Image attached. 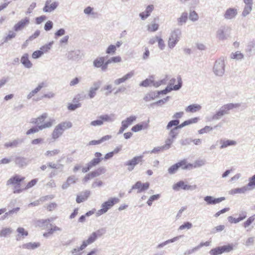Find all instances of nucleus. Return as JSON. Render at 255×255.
<instances>
[{
	"label": "nucleus",
	"mask_w": 255,
	"mask_h": 255,
	"mask_svg": "<svg viewBox=\"0 0 255 255\" xmlns=\"http://www.w3.org/2000/svg\"><path fill=\"white\" fill-rule=\"evenodd\" d=\"M192 227V224L190 222H186L179 226L178 230H183L185 229H190Z\"/></svg>",
	"instance_id": "nucleus-59"
},
{
	"label": "nucleus",
	"mask_w": 255,
	"mask_h": 255,
	"mask_svg": "<svg viewBox=\"0 0 255 255\" xmlns=\"http://www.w3.org/2000/svg\"><path fill=\"white\" fill-rule=\"evenodd\" d=\"M181 237V236H179L174 237L171 239L168 240L162 243L158 244L156 248L158 249H161V248H163V247H164L165 246L168 245V244L172 243H173V242L177 241Z\"/></svg>",
	"instance_id": "nucleus-36"
},
{
	"label": "nucleus",
	"mask_w": 255,
	"mask_h": 255,
	"mask_svg": "<svg viewBox=\"0 0 255 255\" xmlns=\"http://www.w3.org/2000/svg\"><path fill=\"white\" fill-rule=\"evenodd\" d=\"M247 191H248V187L245 186L241 188L233 189L229 191V193L231 195H234L236 194H242L245 193Z\"/></svg>",
	"instance_id": "nucleus-30"
},
{
	"label": "nucleus",
	"mask_w": 255,
	"mask_h": 255,
	"mask_svg": "<svg viewBox=\"0 0 255 255\" xmlns=\"http://www.w3.org/2000/svg\"><path fill=\"white\" fill-rule=\"evenodd\" d=\"M81 57V52L79 50L71 51L68 54V58L73 60H78Z\"/></svg>",
	"instance_id": "nucleus-23"
},
{
	"label": "nucleus",
	"mask_w": 255,
	"mask_h": 255,
	"mask_svg": "<svg viewBox=\"0 0 255 255\" xmlns=\"http://www.w3.org/2000/svg\"><path fill=\"white\" fill-rule=\"evenodd\" d=\"M64 131L66 129L70 128L72 127V124L70 122H63L57 125Z\"/></svg>",
	"instance_id": "nucleus-42"
},
{
	"label": "nucleus",
	"mask_w": 255,
	"mask_h": 255,
	"mask_svg": "<svg viewBox=\"0 0 255 255\" xmlns=\"http://www.w3.org/2000/svg\"><path fill=\"white\" fill-rule=\"evenodd\" d=\"M116 51V46L114 45H109L106 49V53L108 54L113 55Z\"/></svg>",
	"instance_id": "nucleus-57"
},
{
	"label": "nucleus",
	"mask_w": 255,
	"mask_h": 255,
	"mask_svg": "<svg viewBox=\"0 0 255 255\" xmlns=\"http://www.w3.org/2000/svg\"><path fill=\"white\" fill-rule=\"evenodd\" d=\"M247 217V215H246V213H242V214H240L239 217L237 218H233V217L232 216H229L228 217V221L231 222V223H239V222L243 220L244 219H245Z\"/></svg>",
	"instance_id": "nucleus-31"
},
{
	"label": "nucleus",
	"mask_w": 255,
	"mask_h": 255,
	"mask_svg": "<svg viewBox=\"0 0 255 255\" xmlns=\"http://www.w3.org/2000/svg\"><path fill=\"white\" fill-rule=\"evenodd\" d=\"M105 169L104 167H101L98 168L97 170L91 172V173L93 178H94L100 176L102 174L105 173Z\"/></svg>",
	"instance_id": "nucleus-43"
},
{
	"label": "nucleus",
	"mask_w": 255,
	"mask_h": 255,
	"mask_svg": "<svg viewBox=\"0 0 255 255\" xmlns=\"http://www.w3.org/2000/svg\"><path fill=\"white\" fill-rule=\"evenodd\" d=\"M143 157V155L134 156L131 159L126 161L124 163V165L127 167V170L128 171L131 172L138 164L142 162Z\"/></svg>",
	"instance_id": "nucleus-6"
},
{
	"label": "nucleus",
	"mask_w": 255,
	"mask_h": 255,
	"mask_svg": "<svg viewBox=\"0 0 255 255\" xmlns=\"http://www.w3.org/2000/svg\"><path fill=\"white\" fill-rule=\"evenodd\" d=\"M106 229L105 228H101L95 232H94L93 233L96 235V236L99 238L102 237L103 235L106 233Z\"/></svg>",
	"instance_id": "nucleus-64"
},
{
	"label": "nucleus",
	"mask_w": 255,
	"mask_h": 255,
	"mask_svg": "<svg viewBox=\"0 0 255 255\" xmlns=\"http://www.w3.org/2000/svg\"><path fill=\"white\" fill-rule=\"evenodd\" d=\"M11 233L12 229L10 228H3L0 231V237H5L7 235L10 234Z\"/></svg>",
	"instance_id": "nucleus-49"
},
{
	"label": "nucleus",
	"mask_w": 255,
	"mask_h": 255,
	"mask_svg": "<svg viewBox=\"0 0 255 255\" xmlns=\"http://www.w3.org/2000/svg\"><path fill=\"white\" fill-rule=\"evenodd\" d=\"M167 81V76L164 79L159 80L158 81L154 82L153 81V86L155 87H158L159 86L162 85H165Z\"/></svg>",
	"instance_id": "nucleus-58"
},
{
	"label": "nucleus",
	"mask_w": 255,
	"mask_h": 255,
	"mask_svg": "<svg viewBox=\"0 0 255 255\" xmlns=\"http://www.w3.org/2000/svg\"><path fill=\"white\" fill-rule=\"evenodd\" d=\"M20 62L23 65L27 68H30L32 66V64L29 60L28 54L27 53H25L23 55L21 58Z\"/></svg>",
	"instance_id": "nucleus-25"
},
{
	"label": "nucleus",
	"mask_w": 255,
	"mask_h": 255,
	"mask_svg": "<svg viewBox=\"0 0 255 255\" xmlns=\"http://www.w3.org/2000/svg\"><path fill=\"white\" fill-rule=\"evenodd\" d=\"M197 188L196 185H189L186 184L183 181H180L172 186V189L175 191H179L180 189L185 190H194Z\"/></svg>",
	"instance_id": "nucleus-9"
},
{
	"label": "nucleus",
	"mask_w": 255,
	"mask_h": 255,
	"mask_svg": "<svg viewBox=\"0 0 255 255\" xmlns=\"http://www.w3.org/2000/svg\"><path fill=\"white\" fill-rule=\"evenodd\" d=\"M174 141V139L171 138L170 137H168L165 141V144L162 146V148L164 149V150H167L169 149L171 147V144Z\"/></svg>",
	"instance_id": "nucleus-47"
},
{
	"label": "nucleus",
	"mask_w": 255,
	"mask_h": 255,
	"mask_svg": "<svg viewBox=\"0 0 255 255\" xmlns=\"http://www.w3.org/2000/svg\"><path fill=\"white\" fill-rule=\"evenodd\" d=\"M178 84L174 85L173 87L171 86H168L164 90L159 91L157 92V95L156 96L160 95V94H166L168 92L171 91L172 90L177 91L179 90L182 85V81L181 78L180 76H178L177 78Z\"/></svg>",
	"instance_id": "nucleus-11"
},
{
	"label": "nucleus",
	"mask_w": 255,
	"mask_h": 255,
	"mask_svg": "<svg viewBox=\"0 0 255 255\" xmlns=\"http://www.w3.org/2000/svg\"><path fill=\"white\" fill-rule=\"evenodd\" d=\"M136 119V117L135 116H131L128 118H127L126 120H123L121 124L123 125L124 128H128L129 126L132 124V123L134 122Z\"/></svg>",
	"instance_id": "nucleus-27"
},
{
	"label": "nucleus",
	"mask_w": 255,
	"mask_h": 255,
	"mask_svg": "<svg viewBox=\"0 0 255 255\" xmlns=\"http://www.w3.org/2000/svg\"><path fill=\"white\" fill-rule=\"evenodd\" d=\"M97 239L98 238L93 232L88 237V239L83 241V243H84V245H85V246L87 247L88 245L94 243L97 240Z\"/></svg>",
	"instance_id": "nucleus-35"
},
{
	"label": "nucleus",
	"mask_w": 255,
	"mask_h": 255,
	"mask_svg": "<svg viewBox=\"0 0 255 255\" xmlns=\"http://www.w3.org/2000/svg\"><path fill=\"white\" fill-rule=\"evenodd\" d=\"M29 18L25 17L14 25L13 27V30L15 32H19L22 31L29 25Z\"/></svg>",
	"instance_id": "nucleus-8"
},
{
	"label": "nucleus",
	"mask_w": 255,
	"mask_h": 255,
	"mask_svg": "<svg viewBox=\"0 0 255 255\" xmlns=\"http://www.w3.org/2000/svg\"><path fill=\"white\" fill-rule=\"evenodd\" d=\"M104 61L105 58L104 57H98L93 61V66L95 68H100Z\"/></svg>",
	"instance_id": "nucleus-39"
},
{
	"label": "nucleus",
	"mask_w": 255,
	"mask_h": 255,
	"mask_svg": "<svg viewBox=\"0 0 255 255\" xmlns=\"http://www.w3.org/2000/svg\"><path fill=\"white\" fill-rule=\"evenodd\" d=\"M222 253L223 252L222 250L221 249V247H219L215 249H212L210 251V254L211 255H219L222 254Z\"/></svg>",
	"instance_id": "nucleus-63"
},
{
	"label": "nucleus",
	"mask_w": 255,
	"mask_h": 255,
	"mask_svg": "<svg viewBox=\"0 0 255 255\" xmlns=\"http://www.w3.org/2000/svg\"><path fill=\"white\" fill-rule=\"evenodd\" d=\"M16 32H15L14 30H9L8 31V34L4 38L3 43H6L8 41L15 38L16 36Z\"/></svg>",
	"instance_id": "nucleus-41"
},
{
	"label": "nucleus",
	"mask_w": 255,
	"mask_h": 255,
	"mask_svg": "<svg viewBox=\"0 0 255 255\" xmlns=\"http://www.w3.org/2000/svg\"><path fill=\"white\" fill-rule=\"evenodd\" d=\"M225 200V197L214 198L211 196H206L204 198V200L207 205H215Z\"/></svg>",
	"instance_id": "nucleus-17"
},
{
	"label": "nucleus",
	"mask_w": 255,
	"mask_h": 255,
	"mask_svg": "<svg viewBox=\"0 0 255 255\" xmlns=\"http://www.w3.org/2000/svg\"><path fill=\"white\" fill-rule=\"evenodd\" d=\"M153 81L150 79H146L145 80L143 81L142 82L140 83L139 84L140 86L142 87H148L149 86H150L151 84L153 85Z\"/></svg>",
	"instance_id": "nucleus-62"
},
{
	"label": "nucleus",
	"mask_w": 255,
	"mask_h": 255,
	"mask_svg": "<svg viewBox=\"0 0 255 255\" xmlns=\"http://www.w3.org/2000/svg\"><path fill=\"white\" fill-rule=\"evenodd\" d=\"M54 219L55 218L51 217L45 220H40L37 221V225L38 226L42 227L45 225H47L49 223L53 222Z\"/></svg>",
	"instance_id": "nucleus-44"
},
{
	"label": "nucleus",
	"mask_w": 255,
	"mask_h": 255,
	"mask_svg": "<svg viewBox=\"0 0 255 255\" xmlns=\"http://www.w3.org/2000/svg\"><path fill=\"white\" fill-rule=\"evenodd\" d=\"M201 106L198 104H192L188 106L185 109L186 112L195 113L199 111Z\"/></svg>",
	"instance_id": "nucleus-34"
},
{
	"label": "nucleus",
	"mask_w": 255,
	"mask_h": 255,
	"mask_svg": "<svg viewBox=\"0 0 255 255\" xmlns=\"http://www.w3.org/2000/svg\"><path fill=\"white\" fill-rule=\"evenodd\" d=\"M94 155L95 157L87 163L91 169L98 165L103 159V158L102 157V154L101 152H96Z\"/></svg>",
	"instance_id": "nucleus-15"
},
{
	"label": "nucleus",
	"mask_w": 255,
	"mask_h": 255,
	"mask_svg": "<svg viewBox=\"0 0 255 255\" xmlns=\"http://www.w3.org/2000/svg\"><path fill=\"white\" fill-rule=\"evenodd\" d=\"M156 39L157 41L158 42V48L161 50H163L165 47L164 41L161 37H159L158 36H156Z\"/></svg>",
	"instance_id": "nucleus-61"
},
{
	"label": "nucleus",
	"mask_w": 255,
	"mask_h": 255,
	"mask_svg": "<svg viewBox=\"0 0 255 255\" xmlns=\"http://www.w3.org/2000/svg\"><path fill=\"white\" fill-rule=\"evenodd\" d=\"M231 28L227 25H222L216 31V37L220 40L224 41L231 37Z\"/></svg>",
	"instance_id": "nucleus-3"
},
{
	"label": "nucleus",
	"mask_w": 255,
	"mask_h": 255,
	"mask_svg": "<svg viewBox=\"0 0 255 255\" xmlns=\"http://www.w3.org/2000/svg\"><path fill=\"white\" fill-rule=\"evenodd\" d=\"M153 9L154 6L153 5H148L145 11L139 13V16L141 19L142 20H145L150 15V13L153 11Z\"/></svg>",
	"instance_id": "nucleus-22"
},
{
	"label": "nucleus",
	"mask_w": 255,
	"mask_h": 255,
	"mask_svg": "<svg viewBox=\"0 0 255 255\" xmlns=\"http://www.w3.org/2000/svg\"><path fill=\"white\" fill-rule=\"evenodd\" d=\"M248 187V190H251L255 188V175H253L252 177L249 179V182L246 186Z\"/></svg>",
	"instance_id": "nucleus-46"
},
{
	"label": "nucleus",
	"mask_w": 255,
	"mask_h": 255,
	"mask_svg": "<svg viewBox=\"0 0 255 255\" xmlns=\"http://www.w3.org/2000/svg\"><path fill=\"white\" fill-rule=\"evenodd\" d=\"M90 191L86 190L84 192L80 193L77 195L76 202L77 203H80L87 200L90 195Z\"/></svg>",
	"instance_id": "nucleus-19"
},
{
	"label": "nucleus",
	"mask_w": 255,
	"mask_h": 255,
	"mask_svg": "<svg viewBox=\"0 0 255 255\" xmlns=\"http://www.w3.org/2000/svg\"><path fill=\"white\" fill-rule=\"evenodd\" d=\"M58 4L59 3L57 1L52 2V0H47L43 10L45 12H51L57 8Z\"/></svg>",
	"instance_id": "nucleus-13"
},
{
	"label": "nucleus",
	"mask_w": 255,
	"mask_h": 255,
	"mask_svg": "<svg viewBox=\"0 0 255 255\" xmlns=\"http://www.w3.org/2000/svg\"><path fill=\"white\" fill-rule=\"evenodd\" d=\"M224 116V115H223V113L219 110L212 116V118L209 119L208 121H211L213 120H219Z\"/></svg>",
	"instance_id": "nucleus-54"
},
{
	"label": "nucleus",
	"mask_w": 255,
	"mask_h": 255,
	"mask_svg": "<svg viewBox=\"0 0 255 255\" xmlns=\"http://www.w3.org/2000/svg\"><path fill=\"white\" fill-rule=\"evenodd\" d=\"M16 232L18 233L15 237V239L17 241L23 240L28 235V232L22 227H18L16 230Z\"/></svg>",
	"instance_id": "nucleus-20"
},
{
	"label": "nucleus",
	"mask_w": 255,
	"mask_h": 255,
	"mask_svg": "<svg viewBox=\"0 0 255 255\" xmlns=\"http://www.w3.org/2000/svg\"><path fill=\"white\" fill-rule=\"evenodd\" d=\"M149 120H148L147 122H144L141 124H138L134 126L131 128V130L133 132H138L142 129H146L148 128V123Z\"/></svg>",
	"instance_id": "nucleus-21"
},
{
	"label": "nucleus",
	"mask_w": 255,
	"mask_h": 255,
	"mask_svg": "<svg viewBox=\"0 0 255 255\" xmlns=\"http://www.w3.org/2000/svg\"><path fill=\"white\" fill-rule=\"evenodd\" d=\"M134 71L133 70H132L129 72L127 74H126V75H125L124 76H123L122 77L116 79L114 81V84L116 85H119L121 83H124L126 81L131 79L134 76Z\"/></svg>",
	"instance_id": "nucleus-16"
},
{
	"label": "nucleus",
	"mask_w": 255,
	"mask_h": 255,
	"mask_svg": "<svg viewBox=\"0 0 255 255\" xmlns=\"http://www.w3.org/2000/svg\"><path fill=\"white\" fill-rule=\"evenodd\" d=\"M119 199L116 197L110 198L107 201L104 202L101 205V209L99 210L96 213L97 216H99L106 213L116 203H119Z\"/></svg>",
	"instance_id": "nucleus-4"
},
{
	"label": "nucleus",
	"mask_w": 255,
	"mask_h": 255,
	"mask_svg": "<svg viewBox=\"0 0 255 255\" xmlns=\"http://www.w3.org/2000/svg\"><path fill=\"white\" fill-rule=\"evenodd\" d=\"M160 197V195L159 194L151 196L147 201V205L149 206H151L152 202L158 200Z\"/></svg>",
	"instance_id": "nucleus-51"
},
{
	"label": "nucleus",
	"mask_w": 255,
	"mask_h": 255,
	"mask_svg": "<svg viewBox=\"0 0 255 255\" xmlns=\"http://www.w3.org/2000/svg\"><path fill=\"white\" fill-rule=\"evenodd\" d=\"M149 187V183L148 182L142 183L141 181H137L132 186L131 189H137V192L138 193L147 190Z\"/></svg>",
	"instance_id": "nucleus-14"
},
{
	"label": "nucleus",
	"mask_w": 255,
	"mask_h": 255,
	"mask_svg": "<svg viewBox=\"0 0 255 255\" xmlns=\"http://www.w3.org/2000/svg\"><path fill=\"white\" fill-rule=\"evenodd\" d=\"M147 30L149 32H155L158 29L159 24L155 21H152L147 25Z\"/></svg>",
	"instance_id": "nucleus-40"
},
{
	"label": "nucleus",
	"mask_w": 255,
	"mask_h": 255,
	"mask_svg": "<svg viewBox=\"0 0 255 255\" xmlns=\"http://www.w3.org/2000/svg\"><path fill=\"white\" fill-rule=\"evenodd\" d=\"M188 19V13L186 12H183L181 13L180 16L177 19V24L179 26H181L185 24Z\"/></svg>",
	"instance_id": "nucleus-29"
},
{
	"label": "nucleus",
	"mask_w": 255,
	"mask_h": 255,
	"mask_svg": "<svg viewBox=\"0 0 255 255\" xmlns=\"http://www.w3.org/2000/svg\"><path fill=\"white\" fill-rule=\"evenodd\" d=\"M19 210V208H14L7 212L5 213V214L1 217V220H4L7 218L8 215H10L13 214L14 213H16Z\"/></svg>",
	"instance_id": "nucleus-56"
},
{
	"label": "nucleus",
	"mask_w": 255,
	"mask_h": 255,
	"mask_svg": "<svg viewBox=\"0 0 255 255\" xmlns=\"http://www.w3.org/2000/svg\"><path fill=\"white\" fill-rule=\"evenodd\" d=\"M55 123V120L54 119H50L49 120L44 124L38 126L37 127H33L28 129L26 134L29 135L32 133H36L39 131V130H42L43 129L51 128L53 124Z\"/></svg>",
	"instance_id": "nucleus-5"
},
{
	"label": "nucleus",
	"mask_w": 255,
	"mask_h": 255,
	"mask_svg": "<svg viewBox=\"0 0 255 255\" xmlns=\"http://www.w3.org/2000/svg\"><path fill=\"white\" fill-rule=\"evenodd\" d=\"M25 179L24 177L21 176L18 174H15L13 176L10 177L6 182V185L7 186H19L20 183L22 182Z\"/></svg>",
	"instance_id": "nucleus-7"
},
{
	"label": "nucleus",
	"mask_w": 255,
	"mask_h": 255,
	"mask_svg": "<svg viewBox=\"0 0 255 255\" xmlns=\"http://www.w3.org/2000/svg\"><path fill=\"white\" fill-rule=\"evenodd\" d=\"M170 131L168 133L169 137L175 139L178 134V132L176 128H173L169 129Z\"/></svg>",
	"instance_id": "nucleus-52"
},
{
	"label": "nucleus",
	"mask_w": 255,
	"mask_h": 255,
	"mask_svg": "<svg viewBox=\"0 0 255 255\" xmlns=\"http://www.w3.org/2000/svg\"><path fill=\"white\" fill-rule=\"evenodd\" d=\"M16 166L19 168L26 167L29 163V160L26 157L19 155H15L12 159Z\"/></svg>",
	"instance_id": "nucleus-12"
},
{
	"label": "nucleus",
	"mask_w": 255,
	"mask_h": 255,
	"mask_svg": "<svg viewBox=\"0 0 255 255\" xmlns=\"http://www.w3.org/2000/svg\"><path fill=\"white\" fill-rule=\"evenodd\" d=\"M189 18L191 21L195 22L198 20L199 16L198 13L195 10H192L190 11Z\"/></svg>",
	"instance_id": "nucleus-48"
},
{
	"label": "nucleus",
	"mask_w": 255,
	"mask_h": 255,
	"mask_svg": "<svg viewBox=\"0 0 255 255\" xmlns=\"http://www.w3.org/2000/svg\"><path fill=\"white\" fill-rule=\"evenodd\" d=\"M179 169V168L177 165L176 163L173 164V165L171 166L168 169V173L172 175L175 174L177 170Z\"/></svg>",
	"instance_id": "nucleus-60"
},
{
	"label": "nucleus",
	"mask_w": 255,
	"mask_h": 255,
	"mask_svg": "<svg viewBox=\"0 0 255 255\" xmlns=\"http://www.w3.org/2000/svg\"><path fill=\"white\" fill-rule=\"evenodd\" d=\"M22 142V140L20 139H16L12 141L6 142L4 144V147L7 148H14L17 147L19 144Z\"/></svg>",
	"instance_id": "nucleus-26"
},
{
	"label": "nucleus",
	"mask_w": 255,
	"mask_h": 255,
	"mask_svg": "<svg viewBox=\"0 0 255 255\" xmlns=\"http://www.w3.org/2000/svg\"><path fill=\"white\" fill-rule=\"evenodd\" d=\"M230 58L232 59L241 61L244 58V55L240 51L232 52L230 55Z\"/></svg>",
	"instance_id": "nucleus-33"
},
{
	"label": "nucleus",
	"mask_w": 255,
	"mask_h": 255,
	"mask_svg": "<svg viewBox=\"0 0 255 255\" xmlns=\"http://www.w3.org/2000/svg\"><path fill=\"white\" fill-rule=\"evenodd\" d=\"M225 60V57H221L215 61L213 68V72L216 76L222 77L224 74Z\"/></svg>",
	"instance_id": "nucleus-2"
},
{
	"label": "nucleus",
	"mask_w": 255,
	"mask_h": 255,
	"mask_svg": "<svg viewBox=\"0 0 255 255\" xmlns=\"http://www.w3.org/2000/svg\"><path fill=\"white\" fill-rule=\"evenodd\" d=\"M238 13V10L237 8L229 7L225 11L223 17L226 20H232L236 18Z\"/></svg>",
	"instance_id": "nucleus-10"
},
{
	"label": "nucleus",
	"mask_w": 255,
	"mask_h": 255,
	"mask_svg": "<svg viewBox=\"0 0 255 255\" xmlns=\"http://www.w3.org/2000/svg\"><path fill=\"white\" fill-rule=\"evenodd\" d=\"M222 145H221V148H224L229 146L235 145L237 144V142L233 140H221Z\"/></svg>",
	"instance_id": "nucleus-38"
},
{
	"label": "nucleus",
	"mask_w": 255,
	"mask_h": 255,
	"mask_svg": "<svg viewBox=\"0 0 255 255\" xmlns=\"http://www.w3.org/2000/svg\"><path fill=\"white\" fill-rule=\"evenodd\" d=\"M253 9V5H245L242 13L243 17L247 16L249 14Z\"/></svg>",
	"instance_id": "nucleus-45"
},
{
	"label": "nucleus",
	"mask_w": 255,
	"mask_h": 255,
	"mask_svg": "<svg viewBox=\"0 0 255 255\" xmlns=\"http://www.w3.org/2000/svg\"><path fill=\"white\" fill-rule=\"evenodd\" d=\"M182 32L180 29L175 28L172 30L168 39V48L172 49L179 41Z\"/></svg>",
	"instance_id": "nucleus-1"
},
{
	"label": "nucleus",
	"mask_w": 255,
	"mask_h": 255,
	"mask_svg": "<svg viewBox=\"0 0 255 255\" xmlns=\"http://www.w3.org/2000/svg\"><path fill=\"white\" fill-rule=\"evenodd\" d=\"M60 153V150L58 149H55L53 150H47L45 153V155L47 157L54 156Z\"/></svg>",
	"instance_id": "nucleus-53"
},
{
	"label": "nucleus",
	"mask_w": 255,
	"mask_h": 255,
	"mask_svg": "<svg viewBox=\"0 0 255 255\" xmlns=\"http://www.w3.org/2000/svg\"><path fill=\"white\" fill-rule=\"evenodd\" d=\"M63 132L64 131H63L62 128H60V127H59L58 125H57L53 131L52 134V138L54 139L58 138V137L62 135Z\"/></svg>",
	"instance_id": "nucleus-28"
},
{
	"label": "nucleus",
	"mask_w": 255,
	"mask_h": 255,
	"mask_svg": "<svg viewBox=\"0 0 255 255\" xmlns=\"http://www.w3.org/2000/svg\"><path fill=\"white\" fill-rule=\"evenodd\" d=\"M99 118L102 119L103 121V123L104 124V122L109 123L114 122L116 119V117L115 114H111L110 115L105 114L101 115L99 117Z\"/></svg>",
	"instance_id": "nucleus-24"
},
{
	"label": "nucleus",
	"mask_w": 255,
	"mask_h": 255,
	"mask_svg": "<svg viewBox=\"0 0 255 255\" xmlns=\"http://www.w3.org/2000/svg\"><path fill=\"white\" fill-rule=\"evenodd\" d=\"M179 120L178 119L170 121L166 126V129L169 130L173 126L176 127L178 125H179Z\"/></svg>",
	"instance_id": "nucleus-50"
},
{
	"label": "nucleus",
	"mask_w": 255,
	"mask_h": 255,
	"mask_svg": "<svg viewBox=\"0 0 255 255\" xmlns=\"http://www.w3.org/2000/svg\"><path fill=\"white\" fill-rule=\"evenodd\" d=\"M101 84V82H94L92 86L90 88L88 96L90 99H92L95 96L96 92L100 88Z\"/></svg>",
	"instance_id": "nucleus-18"
},
{
	"label": "nucleus",
	"mask_w": 255,
	"mask_h": 255,
	"mask_svg": "<svg viewBox=\"0 0 255 255\" xmlns=\"http://www.w3.org/2000/svg\"><path fill=\"white\" fill-rule=\"evenodd\" d=\"M255 42L251 41L250 42L246 49V52L248 53L249 55H252L255 54Z\"/></svg>",
	"instance_id": "nucleus-32"
},
{
	"label": "nucleus",
	"mask_w": 255,
	"mask_h": 255,
	"mask_svg": "<svg viewBox=\"0 0 255 255\" xmlns=\"http://www.w3.org/2000/svg\"><path fill=\"white\" fill-rule=\"evenodd\" d=\"M53 43V41L50 42L49 43L46 44L40 48V50L43 51V54L46 53L49 50Z\"/></svg>",
	"instance_id": "nucleus-55"
},
{
	"label": "nucleus",
	"mask_w": 255,
	"mask_h": 255,
	"mask_svg": "<svg viewBox=\"0 0 255 255\" xmlns=\"http://www.w3.org/2000/svg\"><path fill=\"white\" fill-rule=\"evenodd\" d=\"M40 244L39 243H28L23 244L22 248L23 249H27L28 250H33L40 247Z\"/></svg>",
	"instance_id": "nucleus-37"
}]
</instances>
